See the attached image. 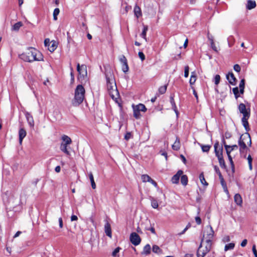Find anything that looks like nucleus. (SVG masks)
I'll return each mask as SVG.
<instances>
[{
  "label": "nucleus",
  "mask_w": 257,
  "mask_h": 257,
  "mask_svg": "<svg viewBox=\"0 0 257 257\" xmlns=\"http://www.w3.org/2000/svg\"><path fill=\"white\" fill-rule=\"evenodd\" d=\"M214 234V232L212 227L210 225H207L205 227L202 239H203V241L205 240V242L212 244V240L213 238Z\"/></svg>",
  "instance_id": "obj_6"
},
{
  "label": "nucleus",
  "mask_w": 257,
  "mask_h": 257,
  "mask_svg": "<svg viewBox=\"0 0 257 257\" xmlns=\"http://www.w3.org/2000/svg\"><path fill=\"white\" fill-rule=\"evenodd\" d=\"M44 44L46 46L50 45V40L49 39H46L44 41Z\"/></svg>",
  "instance_id": "obj_62"
},
{
  "label": "nucleus",
  "mask_w": 257,
  "mask_h": 257,
  "mask_svg": "<svg viewBox=\"0 0 257 257\" xmlns=\"http://www.w3.org/2000/svg\"><path fill=\"white\" fill-rule=\"evenodd\" d=\"M195 221L197 224L199 225L201 223V219L200 217L196 216L195 217Z\"/></svg>",
  "instance_id": "obj_58"
},
{
  "label": "nucleus",
  "mask_w": 257,
  "mask_h": 257,
  "mask_svg": "<svg viewBox=\"0 0 257 257\" xmlns=\"http://www.w3.org/2000/svg\"><path fill=\"white\" fill-rule=\"evenodd\" d=\"M256 7V3L255 1L248 0L247 3L246 8L248 10H251Z\"/></svg>",
  "instance_id": "obj_23"
},
{
  "label": "nucleus",
  "mask_w": 257,
  "mask_h": 257,
  "mask_svg": "<svg viewBox=\"0 0 257 257\" xmlns=\"http://www.w3.org/2000/svg\"><path fill=\"white\" fill-rule=\"evenodd\" d=\"M27 134L26 130L24 128H21L19 131V142L21 144L23 139L26 137Z\"/></svg>",
  "instance_id": "obj_15"
},
{
  "label": "nucleus",
  "mask_w": 257,
  "mask_h": 257,
  "mask_svg": "<svg viewBox=\"0 0 257 257\" xmlns=\"http://www.w3.org/2000/svg\"><path fill=\"white\" fill-rule=\"evenodd\" d=\"M238 109L239 112L242 114L243 117L242 118H249L250 117V108L246 109L245 105L241 103L238 105Z\"/></svg>",
  "instance_id": "obj_9"
},
{
  "label": "nucleus",
  "mask_w": 257,
  "mask_h": 257,
  "mask_svg": "<svg viewBox=\"0 0 257 257\" xmlns=\"http://www.w3.org/2000/svg\"><path fill=\"white\" fill-rule=\"evenodd\" d=\"M151 206L153 208L156 209L158 207V203L156 199L155 198L151 197Z\"/></svg>",
  "instance_id": "obj_33"
},
{
  "label": "nucleus",
  "mask_w": 257,
  "mask_h": 257,
  "mask_svg": "<svg viewBox=\"0 0 257 257\" xmlns=\"http://www.w3.org/2000/svg\"><path fill=\"white\" fill-rule=\"evenodd\" d=\"M122 70L124 73H126L128 71V66L127 63H126V64L122 65Z\"/></svg>",
  "instance_id": "obj_49"
},
{
  "label": "nucleus",
  "mask_w": 257,
  "mask_h": 257,
  "mask_svg": "<svg viewBox=\"0 0 257 257\" xmlns=\"http://www.w3.org/2000/svg\"><path fill=\"white\" fill-rule=\"evenodd\" d=\"M122 64H126L127 63L126 58L124 55H122L119 59Z\"/></svg>",
  "instance_id": "obj_46"
},
{
  "label": "nucleus",
  "mask_w": 257,
  "mask_h": 257,
  "mask_svg": "<svg viewBox=\"0 0 257 257\" xmlns=\"http://www.w3.org/2000/svg\"><path fill=\"white\" fill-rule=\"evenodd\" d=\"M225 149L226 150V152H227V150L229 152V154L234 150H236L238 149V146L236 145L229 146V145H225Z\"/></svg>",
  "instance_id": "obj_24"
},
{
  "label": "nucleus",
  "mask_w": 257,
  "mask_h": 257,
  "mask_svg": "<svg viewBox=\"0 0 257 257\" xmlns=\"http://www.w3.org/2000/svg\"><path fill=\"white\" fill-rule=\"evenodd\" d=\"M196 80V76L194 72L191 73L189 83L191 85L194 84Z\"/></svg>",
  "instance_id": "obj_32"
},
{
  "label": "nucleus",
  "mask_w": 257,
  "mask_h": 257,
  "mask_svg": "<svg viewBox=\"0 0 257 257\" xmlns=\"http://www.w3.org/2000/svg\"><path fill=\"white\" fill-rule=\"evenodd\" d=\"M217 151L218 152V155H220V154H222V152H223V148L222 147L219 148L218 149V148H217Z\"/></svg>",
  "instance_id": "obj_63"
},
{
  "label": "nucleus",
  "mask_w": 257,
  "mask_h": 257,
  "mask_svg": "<svg viewBox=\"0 0 257 257\" xmlns=\"http://www.w3.org/2000/svg\"><path fill=\"white\" fill-rule=\"evenodd\" d=\"M130 239L132 243L135 246L139 245L141 241V237L136 232L131 234Z\"/></svg>",
  "instance_id": "obj_10"
},
{
  "label": "nucleus",
  "mask_w": 257,
  "mask_h": 257,
  "mask_svg": "<svg viewBox=\"0 0 257 257\" xmlns=\"http://www.w3.org/2000/svg\"><path fill=\"white\" fill-rule=\"evenodd\" d=\"M170 102L172 105V109L175 111V113L177 115L179 112L177 110V106L176 105L174 98L172 96H171L170 97Z\"/></svg>",
  "instance_id": "obj_27"
},
{
  "label": "nucleus",
  "mask_w": 257,
  "mask_h": 257,
  "mask_svg": "<svg viewBox=\"0 0 257 257\" xmlns=\"http://www.w3.org/2000/svg\"><path fill=\"white\" fill-rule=\"evenodd\" d=\"M248 163L249 165V168L250 170H252V158L250 155H249L247 157Z\"/></svg>",
  "instance_id": "obj_43"
},
{
  "label": "nucleus",
  "mask_w": 257,
  "mask_h": 257,
  "mask_svg": "<svg viewBox=\"0 0 257 257\" xmlns=\"http://www.w3.org/2000/svg\"><path fill=\"white\" fill-rule=\"evenodd\" d=\"M235 244L234 243H229L225 245L224 250L227 251L228 250L233 249L234 247Z\"/></svg>",
  "instance_id": "obj_35"
},
{
  "label": "nucleus",
  "mask_w": 257,
  "mask_h": 257,
  "mask_svg": "<svg viewBox=\"0 0 257 257\" xmlns=\"http://www.w3.org/2000/svg\"><path fill=\"white\" fill-rule=\"evenodd\" d=\"M141 178L144 182H149L151 179V178L148 175H142Z\"/></svg>",
  "instance_id": "obj_38"
},
{
  "label": "nucleus",
  "mask_w": 257,
  "mask_h": 257,
  "mask_svg": "<svg viewBox=\"0 0 257 257\" xmlns=\"http://www.w3.org/2000/svg\"><path fill=\"white\" fill-rule=\"evenodd\" d=\"M148 31V26H144L143 31L142 32V34H141V36L144 38L146 41H147V38H146V34L147 32Z\"/></svg>",
  "instance_id": "obj_34"
},
{
  "label": "nucleus",
  "mask_w": 257,
  "mask_h": 257,
  "mask_svg": "<svg viewBox=\"0 0 257 257\" xmlns=\"http://www.w3.org/2000/svg\"><path fill=\"white\" fill-rule=\"evenodd\" d=\"M26 117L29 124L31 127H33L34 125V121L33 116L28 112L26 114Z\"/></svg>",
  "instance_id": "obj_17"
},
{
  "label": "nucleus",
  "mask_w": 257,
  "mask_h": 257,
  "mask_svg": "<svg viewBox=\"0 0 257 257\" xmlns=\"http://www.w3.org/2000/svg\"><path fill=\"white\" fill-rule=\"evenodd\" d=\"M247 239H243L241 244H240V245L242 246V247H244L245 246H246V244H247Z\"/></svg>",
  "instance_id": "obj_59"
},
{
  "label": "nucleus",
  "mask_w": 257,
  "mask_h": 257,
  "mask_svg": "<svg viewBox=\"0 0 257 257\" xmlns=\"http://www.w3.org/2000/svg\"><path fill=\"white\" fill-rule=\"evenodd\" d=\"M233 69L237 72H239L241 70L240 67L238 64L234 65L233 66Z\"/></svg>",
  "instance_id": "obj_51"
},
{
  "label": "nucleus",
  "mask_w": 257,
  "mask_h": 257,
  "mask_svg": "<svg viewBox=\"0 0 257 257\" xmlns=\"http://www.w3.org/2000/svg\"><path fill=\"white\" fill-rule=\"evenodd\" d=\"M220 80V76L219 75H216L214 77V83L216 85L219 84Z\"/></svg>",
  "instance_id": "obj_44"
},
{
  "label": "nucleus",
  "mask_w": 257,
  "mask_h": 257,
  "mask_svg": "<svg viewBox=\"0 0 257 257\" xmlns=\"http://www.w3.org/2000/svg\"><path fill=\"white\" fill-rule=\"evenodd\" d=\"M104 230L106 235L111 238L112 237L111 226L110 224L108 221H106V222L105 223Z\"/></svg>",
  "instance_id": "obj_13"
},
{
  "label": "nucleus",
  "mask_w": 257,
  "mask_h": 257,
  "mask_svg": "<svg viewBox=\"0 0 257 257\" xmlns=\"http://www.w3.org/2000/svg\"><path fill=\"white\" fill-rule=\"evenodd\" d=\"M59 227L60 228H62L63 227V220H62V218L61 217H60L59 218Z\"/></svg>",
  "instance_id": "obj_60"
},
{
  "label": "nucleus",
  "mask_w": 257,
  "mask_h": 257,
  "mask_svg": "<svg viewBox=\"0 0 257 257\" xmlns=\"http://www.w3.org/2000/svg\"><path fill=\"white\" fill-rule=\"evenodd\" d=\"M132 106L134 111V116L136 119H139L141 117V111L146 112L147 111V108L145 105L142 103H140L136 105L133 104Z\"/></svg>",
  "instance_id": "obj_7"
},
{
  "label": "nucleus",
  "mask_w": 257,
  "mask_h": 257,
  "mask_svg": "<svg viewBox=\"0 0 257 257\" xmlns=\"http://www.w3.org/2000/svg\"><path fill=\"white\" fill-rule=\"evenodd\" d=\"M60 13V10L59 8H56L54 9L53 12V19L55 21H56L57 20V16L59 15Z\"/></svg>",
  "instance_id": "obj_37"
},
{
  "label": "nucleus",
  "mask_w": 257,
  "mask_h": 257,
  "mask_svg": "<svg viewBox=\"0 0 257 257\" xmlns=\"http://www.w3.org/2000/svg\"><path fill=\"white\" fill-rule=\"evenodd\" d=\"M158 96H159V95L157 93L154 97L152 98L151 99V101H152V102H154L156 100L157 97Z\"/></svg>",
  "instance_id": "obj_64"
},
{
  "label": "nucleus",
  "mask_w": 257,
  "mask_h": 257,
  "mask_svg": "<svg viewBox=\"0 0 257 257\" xmlns=\"http://www.w3.org/2000/svg\"><path fill=\"white\" fill-rule=\"evenodd\" d=\"M252 250L254 256L257 257V250L256 249V246L255 244L253 245Z\"/></svg>",
  "instance_id": "obj_56"
},
{
  "label": "nucleus",
  "mask_w": 257,
  "mask_h": 257,
  "mask_svg": "<svg viewBox=\"0 0 257 257\" xmlns=\"http://www.w3.org/2000/svg\"><path fill=\"white\" fill-rule=\"evenodd\" d=\"M173 150L175 151H178L180 149V143L179 139L178 137H176V140L174 143V144L172 146Z\"/></svg>",
  "instance_id": "obj_21"
},
{
  "label": "nucleus",
  "mask_w": 257,
  "mask_h": 257,
  "mask_svg": "<svg viewBox=\"0 0 257 257\" xmlns=\"http://www.w3.org/2000/svg\"><path fill=\"white\" fill-rule=\"evenodd\" d=\"M152 251L153 252L161 254L162 252V250L157 245H154L152 247Z\"/></svg>",
  "instance_id": "obj_28"
},
{
  "label": "nucleus",
  "mask_w": 257,
  "mask_h": 257,
  "mask_svg": "<svg viewBox=\"0 0 257 257\" xmlns=\"http://www.w3.org/2000/svg\"><path fill=\"white\" fill-rule=\"evenodd\" d=\"M202 150L203 152H208L211 148L210 145H201Z\"/></svg>",
  "instance_id": "obj_39"
},
{
  "label": "nucleus",
  "mask_w": 257,
  "mask_h": 257,
  "mask_svg": "<svg viewBox=\"0 0 257 257\" xmlns=\"http://www.w3.org/2000/svg\"><path fill=\"white\" fill-rule=\"evenodd\" d=\"M19 57L25 62H33L35 61H43V54L35 48H30L28 51L19 55Z\"/></svg>",
  "instance_id": "obj_1"
},
{
  "label": "nucleus",
  "mask_w": 257,
  "mask_h": 257,
  "mask_svg": "<svg viewBox=\"0 0 257 257\" xmlns=\"http://www.w3.org/2000/svg\"><path fill=\"white\" fill-rule=\"evenodd\" d=\"M227 157L228 158L229 161L230 162L231 168H232V169H234V164H233L232 158V157H231V156L230 155V154H229V152L228 150H227Z\"/></svg>",
  "instance_id": "obj_40"
},
{
  "label": "nucleus",
  "mask_w": 257,
  "mask_h": 257,
  "mask_svg": "<svg viewBox=\"0 0 257 257\" xmlns=\"http://www.w3.org/2000/svg\"><path fill=\"white\" fill-rule=\"evenodd\" d=\"M211 246L212 244L203 242L202 239L197 252V257H204L210 250Z\"/></svg>",
  "instance_id": "obj_5"
},
{
  "label": "nucleus",
  "mask_w": 257,
  "mask_h": 257,
  "mask_svg": "<svg viewBox=\"0 0 257 257\" xmlns=\"http://www.w3.org/2000/svg\"><path fill=\"white\" fill-rule=\"evenodd\" d=\"M189 67L188 66H186L185 67L184 70V77H188L189 76Z\"/></svg>",
  "instance_id": "obj_45"
},
{
  "label": "nucleus",
  "mask_w": 257,
  "mask_h": 257,
  "mask_svg": "<svg viewBox=\"0 0 257 257\" xmlns=\"http://www.w3.org/2000/svg\"><path fill=\"white\" fill-rule=\"evenodd\" d=\"M219 178L220 179V183L222 187L226 185V184L223 179L222 175L221 177H219Z\"/></svg>",
  "instance_id": "obj_55"
},
{
  "label": "nucleus",
  "mask_w": 257,
  "mask_h": 257,
  "mask_svg": "<svg viewBox=\"0 0 257 257\" xmlns=\"http://www.w3.org/2000/svg\"><path fill=\"white\" fill-rule=\"evenodd\" d=\"M134 13H135V16L137 18H139L141 16H142V12H141V8L137 5L134 8Z\"/></svg>",
  "instance_id": "obj_25"
},
{
  "label": "nucleus",
  "mask_w": 257,
  "mask_h": 257,
  "mask_svg": "<svg viewBox=\"0 0 257 257\" xmlns=\"http://www.w3.org/2000/svg\"><path fill=\"white\" fill-rule=\"evenodd\" d=\"M56 45L55 44V42H53L51 46H48V49L50 52H53L56 49Z\"/></svg>",
  "instance_id": "obj_42"
},
{
  "label": "nucleus",
  "mask_w": 257,
  "mask_h": 257,
  "mask_svg": "<svg viewBox=\"0 0 257 257\" xmlns=\"http://www.w3.org/2000/svg\"><path fill=\"white\" fill-rule=\"evenodd\" d=\"M22 26L23 23L21 22H17L13 26L12 30L18 31Z\"/></svg>",
  "instance_id": "obj_26"
},
{
  "label": "nucleus",
  "mask_w": 257,
  "mask_h": 257,
  "mask_svg": "<svg viewBox=\"0 0 257 257\" xmlns=\"http://www.w3.org/2000/svg\"><path fill=\"white\" fill-rule=\"evenodd\" d=\"M246 139L248 140V145L249 146H251V140L249 134L248 133H245L244 136L242 135L238 140V145L240 147L239 151L241 154L243 153L244 152H246L247 150L246 145L244 142V140H245Z\"/></svg>",
  "instance_id": "obj_4"
},
{
  "label": "nucleus",
  "mask_w": 257,
  "mask_h": 257,
  "mask_svg": "<svg viewBox=\"0 0 257 257\" xmlns=\"http://www.w3.org/2000/svg\"><path fill=\"white\" fill-rule=\"evenodd\" d=\"M232 92L234 94L235 97L237 99L239 96V90L237 87H234L232 89Z\"/></svg>",
  "instance_id": "obj_41"
},
{
  "label": "nucleus",
  "mask_w": 257,
  "mask_h": 257,
  "mask_svg": "<svg viewBox=\"0 0 257 257\" xmlns=\"http://www.w3.org/2000/svg\"><path fill=\"white\" fill-rule=\"evenodd\" d=\"M199 179H200V181L201 183H202V184H203L205 186H208V184L206 181V180L205 179L204 174H203V172L201 173V174H200V175H199Z\"/></svg>",
  "instance_id": "obj_29"
},
{
  "label": "nucleus",
  "mask_w": 257,
  "mask_h": 257,
  "mask_svg": "<svg viewBox=\"0 0 257 257\" xmlns=\"http://www.w3.org/2000/svg\"><path fill=\"white\" fill-rule=\"evenodd\" d=\"M244 85H245V80L244 79H242L240 80L239 84V88H244Z\"/></svg>",
  "instance_id": "obj_48"
},
{
  "label": "nucleus",
  "mask_w": 257,
  "mask_h": 257,
  "mask_svg": "<svg viewBox=\"0 0 257 257\" xmlns=\"http://www.w3.org/2000/svg\"><path fill=\"white\" fill-rule=\"evenodd\" d=\"M210 44H211V47L212 49L215 52H217V47H216L213 40H211Z\"/></svg>",
  "instance_id": "obj_53"
},
{
  "label": "nucleus",
  "mask_w": 257,
  "mask_h": 257,
  "mask_svg": "<svg viewBox=\"0 0 257 257\" xmlns=\"http://www.w3.org/2000/svg\"><path fill=\"white\" fill-rule=\"evenodd\" d=\"M226 79L230 84L232 85H235L236 84L237 80L232 72H229L226 75Z\"/></svg>",
  "instance_id": "obj_11"
},
{
  "label": "nucleus",
  "mask_w": 257,
  "mask_h": 257,
  "mask_svg": "<svg viewBox=\"0 0 257 257\" xmlns=\"http://www.w3.org/2000/svg\"><path fill=\"white\" fill-rule=\"evenodd\" d=\"M77 219H78V217H77L76 215H72L71 216V221H76V220H77Z\"/></svg>",
  "instance_id": "obj_61"
},
{
  "label": "nucleus",
  "mask_w": 257,
  "mask_h": 257,
  "mask_svg": "<svg viewBox=\"0 0 257 257\" xmlns=\"http://www.w3.org/2000/svg\"><path fill=\"white\" fill-rule=\"evenodd\" d=\"M77 71L79 73L78 79L81 80H84L87 76V69L85 65H81V66L78 63L77 65Z\"/></svg>",
  "instance_id": "obj_8"
},
{
  "label": "nucleus",
  "mask_w": 257,
  "mask_h": 257,
  "mask_svg": "<svg viewBox=\"0 0 257 257\" xmlns=\"http://www.w3.org/2000/svg\"><path fill=\"white\" fill-rule=\"evenodd\" d=\"M69 145L65 144L63 143H61L60 147V150L64 153L67 155H70V152L68 151Z\"/></svg>",
  "instance_id": "obj_14"
},
{
  "label": "nucleus",
  "mask_w": 257,
  "mask_h": 257,
  "mask_svg": "<svg viewBox=\"0 0 257 257\" xmlns=\"http://www.w3.org/2000/svg\"><path fill=\"white\" fill-rule=\"evenodd\" d=\"M167 85H165L164 86H161L158 90L159 94H164L167 90Z\"/></svg>",
  "instance_id": "obj_36"
},
{
  "label": "nucleus",
  "mask_w": 257,
  "mask_h": 257,
  "mask_svg": "<svg viewBox=\"0 0 257 257\" xmlns=\"http://www.w3.org/2000/svg\"><path fill=\"white\" fill-rule=\"evenodd\" d=\"M218 146H219V142H217L215 143L214 147V152L215 153V156L217 157L218 161H219L220 159H223V158L222 154H220V155L218 154V152L217 151V148H218Z\"/></svg>",
  "instance_id": "obj_20"
},
{
  "label": "nucleus",
  "mask_w": 257,
  "mask_h": 257,
  "mask_svg": "<svg viewBox=\"0 0 257 257\" xmlns=\"http://www.w3.org/2000/svg\"><path fill=\"white\" fill-rule=\"evenodd\" d=\"M151 247L149 244H146L143 248V250L142 252V254L148 255L151 253Z\"/></svg>",
  "instance_id": "obj_16"
},
{
  "label": "nucleus",
  "mask_w": 257,
  "mask_h": 257,
  "mask_svg": "<svg viewBox=\"0 0 257 257\" xmlns=\"http://www.w3.org/2000/svg\"><path fill=\"white\" fill-rule=\"evenodd\" d=\"M219 165L221 168H225L226 165L224 159H220L218 161Z\"/></svg>",
  "instance_id": "obj_47"
},
{
  "label": "nucleus",
  "mask_w": 257,
  "mask_h": 257,
  "mask_svg": "<svg viewBox=\"0 0 257 257\" xmlns=\"http://www.w3.org/2000/svg\"><path fill=\"white\" fill-rule=\"evenodd\" d=\"M132 137V134L130 132H128L127 133L125 136H124V139L126 140H128L130 139H131Z\"/></svg>",
  "instance_id": "obj_57"
},
{
  "label": "nucleus",
  "mask_w": 257,
  "mask_h": 257,
  "mask_svg": "<svg viewBox=\"0 0 257 257\" xmlns=\"http://www.w3.org/2000/svg\"><path fill=\"white\" fill-rule=\"evenodd\" d=\"M89 179L90 180L92 188L93 189H95L96 188V184L95 183L93 176V174L92 173L90 172L89 174Z\"/></svg>",
  "instance_id": "obj_31"
},
{
  "label": "nucleus",
  "mask_w": 257,
  "mask_h": 257,
  "mask_svg": "<svg viewBox=\"0 0 257 257\" xmlns=\"http://www.w3.org/2000/svg\"><path fill=\"white\" fill-rule=\"evenodd\" d=\"M85 90L82 85L77 86L74 91V97L72 100V104L73 106H78L81 104L84 99Z\"/></svg>",
  "instance_id": "obj_2"
},
{
  "label": "nucleus",
  "mask_w": 257,
  "mask_h": 257,
  "mask_svg": "<svg viewBox=\"0 0 257 257\" xmlns=\"http://www.w3.org/2000/svg\"><path fill=\"white\" fill-rule=\"evenodd\" d=\"M121 248L119 247H116L112 252V255L113 256H116V254L119 251Z\"/></svg>",
  "instance_id": "obj_50"
},
{
  "label": "nucleus",
  "mask_w": 257,
  "mask_h": 257,
  "mask_svg": "<svg viewBox=\"0 0 257 257\" xmlns=\"http://www.w3.org/2000/svg\"><path fill=\"white\" fill-rule=\"evenodd\" d=\"M61 140L62 141V143H63L65 144L69 145L72 143V140L71 138L65 135H64L62 136Z\"/></svg>",
  "instance_id": "obj_18"
},
{
  "label": "nucleus",
  "mask_w": 257,
  "mask_h": 257,
  "mask_svg": "<svg viewBox=\"0 0 257 257\" xmlns=\"http://www.w3.org/2000/svg\"><path fill=\"white\" fill-rule=\"evenodd\" d=\"M234 200L236 204L241 205L242 203V198L240 194H236L234 197Z\"/></svg>",
  "instance_id": "obj_22"
},
{
  "label": "nucleus",
  "mask_w": 257,
  "mask_h": 257,
  "mask_svg": "<svg viewBox=\"0 0 257 257\" xmlns=\"http://www.w3.org/2000/svg\"><path fill=\"white\" fill-rule=\"evenodd\" d=\"M181 182L183 185H184V186L187 185V184L188 183V177H187V175L182 174L181 176Z\"/></svg>",
  "instance_id": "obj_30"
},
{
  "label": "nucleus",
  "mask_w": 257,
  "mask_h": 257,
  "mask_svg": "<svg viewBox=\"0 0 257 257\" xmlns=\"http://www.w3.org/2000/svg\"><path fill=\"white\" fill-rule=\"evenodd\" d=\"M214 168L216 173L218 175V176L221 177L222 174L219 169V168L217 166H214Z\"/></svg>",
  "instance_id": "obj_52"
},
{
  "label": "nucleus",
  "mask_w": 257,
  "mask_h": 257,
  "mask_svg": "<svg viewBox=\"0 0 257 257\" xmlns=\"http://www.w3.org/2000/svg\"><path fill=\"white\" fill-rule=\"evenodd\" d=\"M105 77L108 90L109 91L114 90L116 93L117 94L118 91L115 83L114 77L110 69L106 70Z\"/></svg>",
  "instance_id": "obj_3"
},
{
  "label": "nucleus",
  "mask_w": 257,
  "mask_h": 257,
  "mask_svg": "<svg viewBox=\"0 0 257 257\" xmlns=\"http://www.w3.org/2000/svg\"><path fill=\"white\" fill-rule=\"evenodd\" d=\"M183 172L182 170H179L177 173L174 175L171 179L172 182L173 184H177L179 183V179L181 176L183 174Z\"/></svg>",
  "instance_id": "obj_12"
},
{
  "label": "nucleus",
  "mask_w": 257,
  "mask_h": 257,
  "mask_svg": "<svg viewBox=\"0 0 257 257\" xmlns=\"http://www.w3.org/2000/svg\"><path fill=\"white\" fill-rule=\"evenodd\" d=\"M248 118H244L241 119L242 124L246 132H248L250 130V128L249 127V124L248 122ZM246 133H248V132H246Z\"/></svg>",
  "instance_id": "obj_19"
},
{
  "label": "nucleus",
  "mask_w": 257,
  "mask_h": 257,
  "mask_svg": "<svg viewBox=\"0 0 257 257\" xmlns=\"http://www.w3.org/2000/svg\"><path fill=\"white\" fill-rule=\"evenodd\" d=\"M138 55L142 61H144L145 59V56L142 52H139Z\"/></svg>",
  "instance_id": "obj_54"
}]
</instances>
